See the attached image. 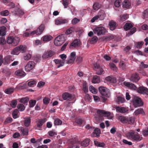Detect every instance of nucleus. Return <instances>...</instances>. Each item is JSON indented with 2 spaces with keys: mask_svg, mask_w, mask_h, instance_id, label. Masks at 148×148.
I'll return each mask as SVG.
<instances>
[{
  "mask_svg": "<svg viewBox=\"0 0 148 148\" xmlns=\"http://www.w3.org/2000/svg\"><path fill=\"white\" fill-rule=\"evenodd\" d=\"M130 101L133 103V105L135 108L142 106L143 104L141 99L137 96H133L132 97V99Z\"/></svg>",
  "mask_w": 148,
  "mask_h": 148,
  "instance_id": "obj_1",
  "label": "nucleus"
},
{
  "mask_svg": "<svg viewBox=\"0 0 148 148\" xmlns=\"http://www.w3.org/2000/svg\"><path fill=\"white\" fill-rule=\"evenodd\" d=\"M127 137L130 139H132V140L138 141L141 140L140 139V137L139 134L137 132L136 133L134 131H132L127 133Z\"/></svg>",
  "mask_w": 148,
  "mask_h": 148,
  "instance_id": "obj_2",
  "label": "nucleus"
},
{
  "mask_svg": "<svg viewBox=\"0 0 148 148\" xmlns=\"http://www.w3.org/2000/svg\"><path fill=\"white\" fill-rule=\"evenodd\" d=\"M93 32L95 34H97L98 36L104 35L107 32L105 28L103 27H95L93 30Z\"/></svg>",
  "mask_w": 148,
  "mask_h": 148,
  "instance_id": "obj_3",
  "label": "nucleus"
},
{
  "mask_svg": "<svg viewBox=\"0 0 148 148\" xmlns=\"http://www.w3.org/2000/svg\"><path fill=\"white\" fill-rule=\"evenodd\" d=\"M14 60V56L10 55H7L1 60L2 63L4 65L9 64Z\"/></svg>",
  "mask_w": 148,
  "mask_h": 148,
  "instance_id": "obj_4",
  "label": "nucleus"
},
{
  "mask_svg": "<svg viewBox=\"0 0 148 148\" xmlns=\"http://www.w3.org/2000/svg\"><path fill=\"white\" fill-rule=\"evenodd\" d=\"M45 29V25L44 24H41L35 30H34L31 32L30 33L31 35H33L36 34V35H40L43 32Z\"/></svg>",
  "mask_w": 148,
  "mask_h": 148,
  "instance_id": "obj_5",
  "label": "nucleus"
},
{
  "mask_svg": "<svg viewBox=\"0 0 148 148\" xmlns=\"http://www.w3.org/2000/svg\"><path fill=\"white\" fill-rule=\"evenodd\" d=\"M99 90L102 96L106 97H109L110 93L107 88L103 86H100L99 88Z\"/></svg>",
  "mask_w": 148,
  "mask_h": 148,
  "instance_id": "obj_6",
  "label": "nucleus"
},
{
  "mask_svg": "<svg viewBox=\"0 0 148 148\" xmlns=\"http://www.w3.org/2000/svg\"><path fill=\"white\" fill-rule=\"evenodd\" d=\"M36 63L33 61H29L25 66V69L26 71L29 72L33 69L35 66Z\"/></svg>",
  "mask_w": 148,
  "mask_h": 148,
  "instance_id": "obj_7",
  "label": "nucleus"
},
{
  "mask_svg": "<svg viewBox=\"0 0 148 148\" xmlns=\"http://www.w3.org/2000/svg\"><path fill=\"white\" fill-rule=\"evenodd\" d=\"M94 70L96 71V73L98 75H101L104 72L102 68L97 63H95L93 64Z\"/></svg>",
  "mask_w": 148,
  "mask_h": 148,
  "instance_id": "obj_8",
  "label": "nucleus"
},
{
  "mask_svg": "<svg viewBox=\"0 0 148 148\" xmlns=\"http://www.w3.org/2000/svg\"><path fill=\"white\" fill-rule=\"evenodd\" d=\"M114 108L117 112L121 113H128L129 112V110L128 109L125 107L116 106Z\"/></svg>",
  "mask_w": 148,
  "mask_h": 148,
  "instance_id": "obj_9",
  "label": "nucleus"
},
{
  "mask_svg": "<svg viewBox=\"0 0 148 148\" xmlns=\"http://www.w3.org/2000/svg\"><path fill=\"white\" fill-rule=\"evenodd\" d=\"M55 54V52L54 51L51 50H49L48 51L46 52L45 53L43 54L42 56V57L43 59H45L51 57Z\"/></svg>",
  "mask_w": 148,
  "mask_h": 148,
  "instance_id": "obj_10",
  "label": "nucleus"
},
{
  "mask_svg": "<svg viewBox=\"0 0 148 148\" xmlns=\"http://www.w3.org/2000/svg\"><path fill=\"white\" fill-rule=\"evenodd\" d=\"M47 119L45 118L38 119L36 122L37 123V127L38 129L41 128L42 125L45 123Z\"/></svg>",
  "mask_w": 148,
  "mask_h": 148,
  "instance_id": "obj_11",
  "label": "nucleus"
},
{
  "mask_svg": "<svg viewBox=\"0 0 148 148\" xmlns=\"http://www.w3.org/2000/svg\"><path fill=\"white\" fill-rule=\"evenodd\" d=\"M62 97L64 100L70 101L74 98V97L71 94L68 92H65L62 95Z\"/></svg>",
  "mask_w": 148,
  "mask_h": 148,
  "instance_id": "obj_12",
  "label": "nucleus"
},
{
  "mask_svg": "<svg viewBox=\"0 0 148 148\" xmlns=\"http://www.w3.org/2000/svg\"><path fill=\"white\" fill-rule=\"evenodd\" d=\"M130 80L133 82H137L140 79V77L137 73L133 74L130 78Z\"/></svg>",
  "mask_w": 148,
  "mask_h": 148,
  "instance_id": "obj_13",
  "label": "nucleus"
},
{
  "mask_svg": "<svg viewBox=\"0 0 148 148\" xmlns=\"http://www.w3.org/2000/svg\"><path fill=\"white\" fill-rule=\"evenodd\" d=\"M138 91L139 93L146 94L148 96V89L143 86H141L138 88Z\"/></svg>",
  "mask_w": 148,
  "mask_h": 148,
  "instance_id": "obj_14",
  "label": "nucleus"
},
{
  "mask_svg": "<svg viewBox=\"0 0 148 148\" xmlns=\"http://www.w3.org/2000/svg\"><path fill=\"white\" fill-rule=\"evenodd\" d=\"M68 21L67 19L61 18H58L55 20V23L56 25H60L66 23Z\"/></svg>",
  "mask_w": 148,
  "mask_h": 148,
  "instance_id": "obj_15",
  "label": "nucleus"
},
{
  "mask_svg": "<svg viewBox=\"0 0 148 148\" xmlns=\"http://www.w3.org/2000/svg\"><path fill=\"white\" fill-rule=\"evenodd\" d=\"M18 129L22 132V134L23 136H27L28 135V129L27 128L23 127H18Z\"/></svg>",
  "mask_w": 148,
  "mask_h": 148,
  "instance_id": "obj_16",
  "label": "nucleus"
},
{
  "mask_svg": "<svg viewBox=\"0 0 148 148\" xmlns=\"http://www.w3.org/2000/svg\"><path fill=\"white\" fill-rule=\"evenodd\" d=\"M123 84L125 86L131 89L135 90L136 89V87L134 84L130 82L125 81L123 82Z\"/></svg>",
  "mask_w": 148,
  "mask_h": 148,
  "instance_id": "obj_17",
  "label": "nucleus"
},
{
  "mask_svg": "<svg viewBox=\"0 0 148 148\" xmlns=\"http://www.w3.org/2000/svg\"><path fill=\"white\" fill-rule=\"evenodd\" d=\"M106 79L108 82L111 83H114L116 82V78L113 76H109L106 78Z\"/></svg>",
  "mask_w": 148,
  "mask_h": 148,
  "instance_id": "obj_18",
  "label": "nucleus"
},
{
  "mask_svg": "<svg viewBox=\"0 0 148 148\" xmlns=\"http://www.w3.org/2000/svg\"><path fill=\"white\" fill-rule=\"evenodd\" d=\"M98 16L99 17V20H103L106 16L105 12L103 10H101L99 12Z\"/></svg>",
  "mask_w": 148,
  "mask_h": 148,
  "instance_id": "obj_19",
  "label": "nucleus"
},
{
  "mask_svg": "<svg viewBox=\"0 0 148 148\" xmlns=\"http://www.w3.org/2000/svg\"><path fill=\"white\" fill-rule=\"evenodd\" d=\"M81 42L80 41L76 39L74 40L71 44V46L74 47H77L81 45Z\"/></svg>",
  "mask_w": 148,
  "mask_h": 148,
  "instance_id": "obj_20",
  "label": "nucleus"
},
{
  "mask_svg": "<svg viewBox=\"0 0 148 148\" xmlns=\"http://www.w3.org/2000/svg\"><path fill=\"white\" fill-rule=\"evenodd\" d=\"M29 100V98L28 97H23L19 99V101L25 105H27Z\"/></svg>",
  "mask_w": 148,
  "mask_h": 148,
  "instance_id": "obj_21",
  "label": "nucleus"
},
{
  "mask_svg": "<svg viewBox=\"0 0 148 148\" xmlns=\"http://www.w3.org/2000/svg\"><path fill=\"white\" fill-rule=\"evenodd\" d=\"M127 116H118V119L122 123H127Z\"/></svg>",
  "mask_w": 148,
  "mask_h": 148,
  "instance_id": "obj_22",
  "label": "nucleus"
},
{
  "mask_svg": "<svg viewBox=\"0 0 148 148\" xmlns=\"http://www.w3.org/2000/svg\"><path fill=\"white\" fill-rule=\"evenodd\" d=\"M123 7L127 9L130 8L131 6V3L128 0H125L123 3Z\"/></svg>",
  "mask_w": 148,
  "mask_h": 148,
  "instance_id": "obj_23",
  "label": "nucleus"
},
{
  "mask_svg": "<svg viewBox=\"0 0 148 148\" xmlns=\"http://www.w3.org/2000/svg\"><path fill=\"white\" fill-rule=\"evenodd\" d=\"M110 29L112 31L114 30L116 27V23L113 21H111L109 23Z\"/></svg>",
  "mask_w": 148,
  "mask_h": 148,
  "instance_id": "obj_24",
  "label": "nucleus"
},
{
  "mask_svg": "<svg viewBox=\"0 0 148 148\" xmlns=\"http://www.w3.org/2000/svg\"><path fill=\"white\" fill-rule=\"evenodd\" d=\"M100 82V77L97 75H95L93 77L92 81L93 83H98Z\"/></svg>",
  "mask_w": 148,
  "mask_h": 148,
  "instance_id": "obj_25",
  "label": "nucleus"
},
{
  "mask_svg": "<svg viewBox=\"0 0 148 148\" xmlns=\"http://www.w3.org/2000/svg\"><path fill=\"white\" fill-rule=\"evenodd\" d=\"M90 141L89 139L86 138L81 142V145L82 146L86 147L89 145Z\"/></svg>",
  "mask_w": 148,
  "mask_h": 148,
  "instance_id": "obj_26",
  "label": "nucleus"
},
{
  "mask_svg": "<svg viewBox=\"0 0 148 148\" xmlns=\"http://www.w3.org/2000/svg\"><path fill=\"white\" fill-rule=\"evenodd\" d=\"M94 143L95 145L97 147H104L105 145L104 143L99 142L97 140H94Z\"/></svg>",
  "mask_w": 148,
  "mask_h": 148,
  "instance_id": "obj_27",
  "label": "nucleus"
},
{
  "mask_svg": "<svg viewBox=\"0 0 148 148\" xmlns=\"http://www.w3.org/2000/svg\"><path fill=\"white\" fill-rule=\"evenodd\" d=\"M20 49L19 46L16 47L11 51V53L13 55H18L20 53Z\"/></svg>",
  "mask_w": 148,
  "mask_h": 148,
  "instance_id": "obj_28",
  "label": "nucleus"
},
{
  "mask_svg": "<svg viewBox=\"0 0 148 148\" xmlns=\"http://www.w3.org/2000/svg\"><path fill=\"white\" fill-rule=\"evenodd\" d=\"M127 124H133L135 122V119L134 117H128L127 116Z\"/></svg>",
  "mask_w": 148,
  "mask_h": 148,
  "instance_id": "obj_29",
  "label": "nucleus"
},
{
  "mask_svg": "<svg viewBox=\"0 0 148 148\" xmlns=\"http://www.w3.org/2000/svg\"><path fill=\"white\" fill-rule=\"evenodd\" d=\"M20 40V38L17 37H13L12 45L14 46L17 45L19 43Z\"/></svg>",
  "mask_w": 148,
  "mask_h": 148,
  "instance_id": "obj_30",
  "label": "nucleus"
},
{
  "mask_svg": "<svg viewBox=\"0 0 148 148\" xmlns=\"http://www.w3.org/2000/svg\"><path fill=\"white\" fill-rule=\"evenodd\" d=\"M15 74L16 75L21 77L24 76L25 75V73L22 70L16 71Z\"/></svg>",
  "mask_w": 148,
  "mask_h": 148,
  "instance_id": "obj_31",
  "label": "nucleus"
},
{
  "mask_svg": "<svg viewBox=\"0 0 148 148\" xmlns=\"http://www.w3.org/2000/svg\"><path fill=\"white\" fill-rule=\"evenodd\" d=\"M52 36L50 35L45 36L43 37L42 40L44 41L48 42L51 40L52 38Z\"/></svg>",
  "mask_w": 148,
  "mask_h": 148,
  "instance_id": "obj_32",
  "label": "nucleus"
},
{
  "mask_svg": "<svg viewBox=\"0 0 148 148\" xmlns=\"http://www.w3.org/2000/svg\"><path fill=\"white\" fill-rule=\"evenodd\" d=\"M31 119L30 117H28L24 121V124L26 127H29L30 124Z\"/></svg>",
  "mask_w": 148,
  "mask_h": 148,
  "instance_id": "obj_33",
  "label": "nucleus"
},
{
  "mask_svg": "<svg viewBox=\"0 0 148 148\" xmlns=\"http://www.w3.org/2000/svg\"><path fill=\"white\" fill-rule=\"evenodd\" d=\"M66 36L64 34H61L56 38L55 39L58 40H63V42H64L65 40Z\"/></svg>",
  "mask_w": 148,
  "mask_h": 148,
  "instance_id": "obj_34",
  "label": "nucleus"
},
{
  "mask_svg": "<svg viewBox=\"0 0 148 148\" xmlns=\"http://www.w3.org/2000/svg\"><path fill=\"white\" fill-rule=\"evenodd\" d=\"M14 89L13 88H10L5 90V92L7 94H10L13 92Z\"/></svg>",
  "mask_w": 148,
  "mask_h": 148,
  "instance_id": "obj_35",
  "label": "nucleus"
},
{
  "mask_svg": "<svg viewBox=\"0 0 148 148\" xmlns=\"http://www.w3.org/2000/svg\"><path fill=\"white\" fill-rule=\"evenodd\" d=\"M144 113V112L142 109L139 108L135 111L134 114V115L137 116L140 114H143Z\"/></svg>",
  "mask_w": 148,
  "mask_h": 148,
  "instance_id": "obj_36",
  "label": "nucleus"
},
{
  "mask_svg": "<svg viewBox=\"0 0 148 148\" xmlns=\"http://www.w3.org/2000/svg\"><path fill=\"white\" fill-rule=\"evenodd\" d=\"M89 90L92 93L94 94H96L97 93L98 90L95 88L93 86H90L89 88Z\"/></svg>",
  "mask_w": 148,
  "mask_h": 148,
  "instance_id": "obj_37",
  "label": "nucleus"
},
{
  "mask_svg": "<svg viewBox=\"0 0 148 148\" xmlns=\"http://www.w3.org/2000/svg\"><path fill=\"white\" fill-rule=\"evenodd\" d=\"M133 27V25L130 23H126L124 26V29L126 31L128 30Z\"/></svg>",
  "mask_w": 148,
  "mask_h": 148,
  "instance_id": "obj_38",
  "label": "nucleus"
},
{
  "mask_svg": "<svg viewBox=\"0 0 148 148\" xmlns=\"http://www.w3.org/2000/svg\"><path fill=\"white\" fill-rule=\"evenodd\" d=\"M6 29V27L4 26L0 28V36H3L5 35Z\"/></svg>",
  "mask_w": 148,
  "mask_h": 148,
  "instance_id": "obj_39",
  "label": "nucleus"
},
{
  "mask_svg": "<svg viewBox=\"0 0 148 148\" xmlns=\"http://www.w3.org/2000/svg\"><path fill=\"white\" fill-rule=\"evenodd\" d=\"M95 120L97 122H100L103 119V116L102 115H96L95 117Z\"/></svg>",
  "mask_w": 148,
  "mask_h": 148,
  "instance_id": "obj_40",
  "label": "nucleus"
},
{
  "mask_svg": "<svg viewBox=\"0 0 148 148\" xmlns=\"http://www.w3.org/2000/svg\"><path fill=\"white\" fill-rule=\"evenodd\" d=\"M128 17V15L125 14L120 16V19L121 21H123L126 20Z\"/></svg>",
  "mask_w": 148,
  "mask_h": 148,
  "instance_id": "obj_41",
  "label": "nucleus"
},
{
  "mask_svg": "<svg viewBox=\"0 0 148 148\" xmlns=\"http://www.w3.org/2000/svg\"><path fill=\"white\" fill-rule=\"evenodd\" d=\"M17 108L21 111H24L25 108L24 105L22 103H18L17 106Z\"/></svg>",
  "mask_w": 148,
  "mask_h": 148,
  "instance_id": "obj_42",
  "label": "nucleus"
},
{
  "mask_svg": "<svg viewBox=\"0 0 148 148\" xmlns=\"http://www.w3.org/2000/svg\"><path fill=\"white\" fill-rule=\"evenodd\" d=\"M101 7V4L98 3H95L93 6V9L96 10H98Z\"/></svg>",
  "mask_w": 148,
  "mask_h": 148,
  "instance_id": "obj_43",
  "label": "nucleus"
},
{
  "mask_svg": "<svg viewBox=\"0 0 148 148\" xmlns=\"http://www.w3.org/2000/svg\"><path fill=\"white\" fill-rule=\"evenodd\" d=\"M136 31V28L135 27H133L130 31L126 35L127 36L129 37L131 35L133 34Z\"/></svg>",
  "mask_w": 148,
  "mask_h": 148,
  "instance_id": "obj_44",
  "label": "nucleus"
},
{
  "mask_svg": "<svg viewBox=\"0 0 148 148\" xmlns=\"http://www.w3.org/2000/svg\"><path fill=\"white\" fill-rule=\"evenodd\" d=\"M17 103V101L16 100H13L10 103V106L12 108L16 107Z\"/></svg>",
  "mask_w": 148,
  "mask_h": 148,
  "instance_id": "obj_45",
  "label": "nucleus"
},
{
  "mask_svg": "<svg viewBox=\"0 0 148 148\" xmlns=\"http://www.w3.org/2000/svg\"><path fill=\"white\" fill-rule=\"evenodd\" d=\"M125 101V99L123 97L119 96L117 98L116 102L118 103H124Z\"/></svg>",
  "mask_w": 148,
  "mask_h": 148,
  "instance_id": "obj_46",
  "label": "nucleus"
},
{
  "mask_svg": "<svg viewBox=\"0 0 148 148\" xmlns=\"http://www.w3.org/2000/svg\"><path fill=\"white\" fill-rule=\"evenodd\" d=\"M37 82L35 80H32L28 83V85L30 87H33L34 86Z\"/></svg>",
  "mask_w": 148,
  "mask_h": 148,
  "instance_id": "obj_47",
  "label": "nucleus"
},
{
  "mask_svg": "<svg viewBox=\"0 0 148 148\" xmlns=\"http://www.w3.org/2000/svg\"><path fill=\"white\" fill-rule=\"evenodd\" d=\"M76 121L78 124L79 125L82 124L84 122L83 119L80 117H79L77 118Z\"/></svg>",
  "mask_w": 148,
  "mask_h": 148,
  "instance_id": "obj_48",
  "label": "nucleus"
},
{
  "mask_svg": "<svg viewBox=\"0 0 148 148\" xmlns=\"http://www.w3.org/2000/svg\"><path fill=\"white\" fill-rule=\"evenodd\" d=\"M64 42H63V40H58L55 39L54 41V43L55 45L57 46H59L61 45Z\"/></svg>",
  "mask_w": 148,
  "mask_h": 148,
  "instance_id": "obj_49",
  "label": "nucleus"
},
{
  "mask_svg": "<svg viewBox=\"0 0 148 148\" xmlns=\"http://www.w3.org/2000/svg\"><path fill=\"white\" fill-rule=\"evenodd\" d=\"M12 121V118L10 117H8L6 118V119L3 123V124L5 125H6L8 123H11Z\"/></svg>",
  "mask_w": 148,
  "mask_h": 148,
  "instance_id": "obj_50",
  "label": "nucleus"
},
{
  "mask_svg": "<svg viewBox=\"0 0 148 148\" xmlns=\"http://www.w3.org/2000/svg\"><path fill=\"white\" fill-rule=\"evenodd\" d=\"M36 103V101L35 100H31L29 101V106L30 107H33Z\"/></svg>",
  "mask_w": 148,
  "mask_h": 148,
  "instance_id": "obj_51",
  "label": "nucleus"
},
{
  "mask_svg": "<svg viewBox=\"0 0 148 148\" xmlns=\"http://www.w3.org/2000/svg\"><path fill=\"white\" fill-rule=\"evenodd\" d=\"M62 121L58 119H56L54 122L55 125H60L62 124Z\"/></svg>",
  "mask_w": 148,
  "mask_h": 148,
  "instance_id": "obj_52",
  "label": "nucleus"
},
{
  "mask_svg": "<svg viewBox=\"0 0 148 148\" xmlns=\"http://www.w3.org/2000/svg\"><path fill=\"white\" fill-rule=\"evenodd\" d=\"M74 29L73 27H71L67 29L65 32V33L66 34H69L74 31Z\"/></svg>",
  "mask_w": 148,
  "mask_h": 148,
  "instance_id": "obj_53",
  "label": "nucleus"
},
{
  "mask_svg": "<svg viewBox=\"0 0 148 148\" xmlns=\"http://www.w3.org/2000/svg\"><path fill=\"white\" fill-rule=\"evenodd\" d=\"M94 133L96 135L97 137L100 136L101 133V130L99 128H96L94 131Z\"/></svg>",
  "mask_w": 148,
  "mask_h": 148,
  "instance_id": "obj_54",
  "label": "nucleus"
},
{
  "mask_svg": "<svg viewBox=\"0 0 148 148\" xmlns=\"http://www.w3.org/2000/svg\"><path fill=\"white\" fill-rule=\"evenodd\" d=\"M18 110L17 109H16L13 111L12 113V115L13 117L15 119L18 117Z\"/></svg>",
  "mask_w": 148,
  "mask_h": 148,
  "instance_id": "obj_55",
  "label": "nucleus"
},
{
  "mask_svg": "<svg viewBox=\"0 0 148 148\" xmlns=\"http://www.w3.org/2000/svg\"><path fill=\"white\" fill-rule=\"evenodd\" d=\"M148 67V65L147 64H145L143 62H141L140 65V70H141L143 68H146Z\"/></svg>",
  "mask_w": 148,
  "mask_h": 148,
  "instance_id": "obj_56",
  "label": "nucleus"
},
{
  "mask_svg": "<svg viewBox=\"0 0 148 148\" xmlns=\"http://www.w3.org/2000/svg\"><path fill=\"white\" fill-rule=\"evenodd\" d=\"M6 41L5 38L3 36L0 37V45H3L6 43Z\"/></svg>",
  "mask_w": 148,
  "mask_h": 148,
  "instance_id": "obj_57",
  "label": "nucleus"
},
{
  "mask_svg": "<svg viewBox=\"0 0 148 148\" xmlns=\"http://www.w3.org/2000/svg\"><path fill=\"white\" fill-rule=\"evenodd\" d=\"M109 66L110 68L114 71H116L117 68L116 65L112 62H110L109 63Z\"/></svg>",
  "mask_w": 148,
  "mask_h": 148,
  "instance_id": "obj_58",
  "label": "nucleus"
},
{
  "mask_svg": "<svg viewBox=\"0 0 148 148\" xmlns=\"http://www.w3.org/2000/svg\"><path fill=\"white\" fill-rule=\"evenodd\" d=\"M9 12L7 10H5L0 12V14L3 16H7L9 14Z\"/></svg>",
  "mask_w": 148,
  "mask_h": 148,
  "instance_id": "obj_59",
  "label": "nucleus"
},
{
  "mask_svg": "<svg viewBox=\"0 0 148 148\" xmlns=\"http://www.w3.org/2000/svg\"><path fill=\"white\" fill-rule=\"evenodd\" d=\"M142 134L144 136H148V127L145 128L143 130Z\"/></svg>",
  "mask_w": 148,
  "mask_h": 148,
  "instance_id": "obj_60",
  "label": "nucleus"
},
{
  "mask_svg": "<svg viewBox=\"0 0 148 148\" xmlns=\"http://www.w3.org/2000/svg\"><path fill=\"white\" fill-rule=\"evenodd\" d=\"M97 40V37L96 36H94L91 38L90 42L92 43H94L96 42Z\"/></svg>",
  "mask_w": 148,
  "mask_h": 148,
  "instance_id": "obj_61",
  "label": "nucleus"
},
{
  "mask_svg": "<svg viewBox=\"0 0 148 148\" xmlns=\"http://www.w3.org/2000/svg\"><path fill=\"white\" fill-rule=\"evenodd\" d=\"M7 42L8 44H12L13 42V37L10 36L8 37L7 39Z\"/></svg>",
  "mask_w": 148,
  "mask_h": 148,
  "instance_id": "obj_62",
  "label": "nucleus"
},
{
  "mask_svg": "<svg viewBox=\"0 0 148 148\" xmlns=\"http://www.w3.org/2000/svg\"><path fill=\"white\" fill-rule=\"evenodd\" d=\"M48 135L50 136L53 137L55 135H57V133L54 132L53 130L49 131L48 133Z\"/></svg>",
  "mask_w": 148,
  "mask_h": 148,
  "instance_id": "obj_63",
  "label": "nucleus"
},
{
  "mask_svg": "<svg viewBox=\"0 0 148 148\" xmlns=\"http://www.w3.org/2000/svg\"><path fill=\"white\" fill-rule=\"evenodd\" d=\"M104 112H105V111L103 110L99 109L97 111V115H101L102 116H104Z\"/></svg>",
  "mask_w": 148,
  "mask_h": 148,
  "instance_id": "obj_64",
  "label": "nucleus"
}]
</instances>
